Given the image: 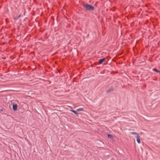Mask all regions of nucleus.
I'll return each mask as SVG.
<instances>
[{"instance_id": "f257e3e1", "label": "nucleus", "mask_w": 160, "mask_h": 160, "mask_svg": "<svg viewBox=\"0 0 160 160\" xmlns=\"http://www.w3.org/2000/svg\"><path fill=\"white\" fill-rule=\"evenodd\" d=\"M83 7L86 11H93L94 9V7L88 4L83 5Z\"/></svg>"}, {"instance_id": "f03ea898", "label": "nucleus", "mask_w": 160, "mask_h": 160, "mask_svg": "<svg viewBox=\"0 0 160 160\" xmlns=\"http://www.w3.org/2000/svg\"><path fill=\"white\" fill-rule=\"evenodd\" d=\"M136 138H137V140L138 142V143H140L141 142L140 139V136L139 135H138L136 136Z\"/></svg>"}, {"instance_id": "7ed1b4c3", "label": "nucleus", "mask_w": 160, "mask_h": 160, "mask_svg": "<svg viewBox=\"0 0 160 160\" xmlns=\"http://www.w3.org/2000/svg\"><path fill=\"white\" fill-rule=\"evenodd\" d=\"M12 108L14 111H16L18 109L17 105L16 104H14L13 105Z\"/></svg>"}, {"instance_id": "20e7f679", "label": "nucleus", "mask_w": 160, "mask_h": 160, "mask_svg": "<svg viewBox=\"0 0 160 160\" xmlns=\"http://www.w3.org/2000/svg\"><path fill=\"white\" fill-rule=\"evenodd\" d=\"M105 60V58H104L102 59H100L99 60V62L100 64H101L102 63V62L104 61Z\"/></svg>"}, {"instance_id": "39448f33", "label": "nucleus", "mask_w": 160, "mask_h": 160, "mask_svg": "<svg viewBox=\"0 0 160 160\" xmlns=\"http://www.w3.org/2000/svg\"><path fill=\"white\" fill-rule=\"evenodd\" d=\"M152 70L157 72V73H159L160 74V71H159L156 68H154L152 69Z\"/></svg>"}, {"instance_id": "423d86ee", "label": "nucleus", "mask_w": 160, "mask_h": 160, "mask_svg": "<svg viewBox=\"0 0 160 160\" xmlns=\"http://www.w3.org/2000/svg\"><path fill=\"white\" fill-rule=\"evenodd\" d=\"M70 111L72 112H73L74 114H75L76 115H77L78 113L75 110H70Z\"/></svg>"}, {"instance_id": "0eeeda50", "label": "nucleus", "mask_w": 160, "mask_h": 160, "mask_svg": "<svg viewBox=\"0 0 160 160\" xmlns=\"http://www.w3.org/2000/svg\"><path fill=\"white\" fill-rule=\"evenodd\" d=\"M132 134H136V135H139L138 134V133H137V132H130Z\"/></svg>"}, {"instance_id": "6e6552de", "label": "nucleus", "mask_w": 160, "mask_h": 160, "mask_svg": "<svg viewBox=\"0 0 160 160\" xmlns=\"http://www.w3.org/2000/svg\"><path fill=\"white\" fill-rule=\"evenodd\" d=\"M77 111H83V108H80L77 109Z\"/></svg>"}, {"instance_id": "1a4fd4ad", "label": "nucleus", "mask_w": 160, "mask_h": 160, "mask_svg": "<svg viewBox=\"0 0 160 160\" xmlns=\"http://www.w3.org/2000/svg\"><path fill=\"white\" fill-rule=\"evenodd\" d=\"M113 91V89L112 88H111V89H110L108 90H107V92L109 93V92H111L112 91Z\"/></svg>"}, {"instance_id": "9d476101", "label": "nucleus", "mask_w": 160, "mask_h": 160, "mask_svg": "<svg viewBox=\"0 0 160 160\" xmlns=\"http://www.w3.org/2000/svg\"><path fill=\"white\" fill-rule=\"evenodd\" d=\"M108 138H113L111 134H108Z\"/></svg>"}, {"instance_id": "9b49d317", "label": "nucleus", "mask_w": 160, "mask_h": 160, "mask_svg": "<svg viewBox=\"0 0 160 160\" xmlns=\"http://www.w3.org/2000/svg\"><path fill=\"white\" fill-rule=\"evenodd\" d=\"M21 16V15H19L16 18V17H14L13 18L14 20H16V19H18V18L20 17Z\"/></svg>"}]
</instances>
